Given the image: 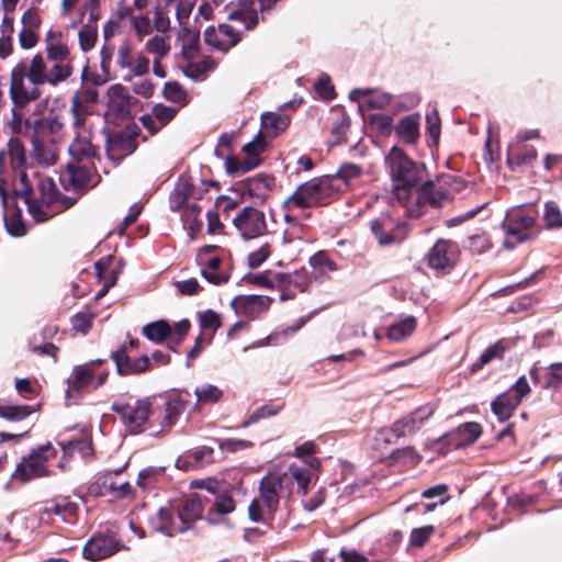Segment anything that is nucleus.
Wrapping results in <instances>:
<instances>
[{
  "instance_id": "obj_44",
  "label": "nucleus",
  "mask_w": 562,
  "mask_h": 562,
  "mask_svg": "<svg viewBox=\"0 0 562 562\" xmlns=\"http://www.w3.org/2000/svg\"><path fill=\"white\" fill-rule=\"evenodd\" d=\"M518 405L519 403L513 397V393L506 391L495 397L491 403V409L501 422H505L513 416Z\"/></svg>"
},
{
  "instance_id": "obj_14",
  "label": "nucleus",
  "mask_w": 562,
  "mask_h": 562,
  "mask_svg": "<svg viewBox=\"0 0 562 562\" xmlns=\"http://www.w3.org/2000/svg\"><path fill=\"white\" fill-rule=\"evenodd\" d=\"M222 250L217 245L201 247L195 257L196 265L201 268V276L213 285L226 284L231 279L228 271L221 270L222 259L215 252Z\"/></svg>"
},
{
  "instance_id": "obj_35",
  "label": "nucleus",
  "mask_w": 562,
  "mask_h": 562,
  "mask_svg": "<svg viewBox=\"0 0 562 562\" xmlns=\"http://www.w3.org/2000/svg\"><path fill=\"white\" fill-rule=\"evenodd\" d=\"M277 1L278 0H258L261 16L258 15L257 10L254 8L251 10L234 12L229 15V18L234 22L243 24L245 30H251L258 24L259 19H265V13L270 11Z\"/></svg>"
},
{
  "instance_id": "obj_30",
  "label": "nucleus",
  "mask_w": 562,
  "mask_h": 562,
  "mask_svg": "<svg viewBox=\"0 0 562 562\" xmlns=\"http://www.w3.org/2000/svg\"><path fill=\"white\" fill-rule=\"evenodd\" d=\"M532 381L542 389L554 391L562 390V362L551 363L546 368H532L530 370Z\"/></svg>"
},
{
  "instance_id": "obj_3",
  "label": "nucleus",
  "mask_w": 562,
  "mask_h": 562,
  "mask_svg": "<svg viewBox=\"0 0 562 562\" xmlns=\"http://www.w3.org/2000/svg\"><path fill=\"white\" fill-rule=\"evenodd\" d=\"M340 193L337 179L328 176L313 178L302 184L283 202L282 207L290 210L326 206Z\"/></svg>"
},
{
  "instance_id": "obj_45",
  "label": "nucleus",
  "mask_w": 562,
  "mask_h": 562,
  "mask_svg": "<svg viewBox=\"0 0 562 562\" xmlns=\"http://www.w3.org/2000/svg\"><path fill=\"white\" fill-rule=\"evenodd\" d=\"M172 327L168 321L158 319L143 326L142 334L154 344H162L171 336Z\"/></svg>"
},
{
  "instance_id": "obj_53",
  "label": "nucleus",
  "mask_w": 562,
  "mask_h": 562,
  "mask_svg": "<svg viewBox=\"0 0 562 562\" xmlns=\"http://www.w3.org/2000/svg\"><path fill=\"white\" fill-rule=\"evenodd\" d=\"M162 5L170 13L173 12L180 25H183L192 13L193 0H162Z\"/></svg>"
},
{
  "instance_id": "obj_13",
  "label": "nucleus",
  "mask_w": 562,
  "mask_h": 562,
  "mask_svg": "<svg viewBox=\"0 0 562 562\" xmlns=\"http://www.w3.org/2000/svg\"><path fill=\"white\" fill-rule=\"evenodd\" d=\"M370 231L378 244L383 247L400 244L408 235L407 224L386 213H382L370 222Z\"/></svg>"
},
{
  "instance_id": "obj_60",
  "label": "nucleus",
  "mask_w": 562,
  "mask_h": 562,
  "mask_svg": "<svg viewBox=\"0 0 562 562\" xmlns=\"http://www.w3.org/2000/svg\"><path fill=\"white\" fill-rule=\"evenodd\" d=\"M190 328H191V323L187 318L181 319L180 322L176 323L172 327L171 336H169L166 340L168 349L173 352H177L178 347L184 340Z\"/></svg>"
},
{
  "instance_id": "obj_20",
  "label": "nucleus",
  "mask_w": 562,
  "mask_h": 562,
  "mask_svg": "<svg viewBox=\"0 0 562 562\" xmlns=\"http://www.w3.org/2000/svg\"><path fill=\"white\" fill-rule=\"evenodd\" d=\"M233 223L244 239H252L267 232L265 213L251 206L244 207Z\"/></svg>"
},
{
  "instance_id": "obj_54",
  "label": "nucleus",
  "mask_w": 562,
  "mask_h": 562,
  "mask_svg": "<svg viewBox=\"0 0 562 562\" xmlns=\"http://www.w3.org/2000/svg\"><path fill=\"white\" fill-rule=\"evenodd\" d=\"M362 175V167L352 162L341 165L336 175H327L328 178L337 179L340 192L348 189V183Z\"/></svg>"
},
{
  "instance_id": "obj_11",
  "label": "nucleus",
  "mask_w": 562,
  "mask_h": 562,
  "mask_svg": "<svg viewBox=\"0 0 562 562\" xmlns=\"http://www.w3.org/2000/svg\"><path fill=\"white\" fill-rule=\"evenodd\" d=\"M22 110L23 108H12V127L16 133L29 132L32 128L34 138L44 139L49 144L58 142L63 123L57 117L23 120Z\"/></svg>"
},
{
  "instance_id": "obj_39",
  "label": "nucleus",
  "mask_w": 562,
  "mask_h": 562,
  "mask_svg": "<svg viewBox=\"0 0 562 562\" xmlns=\"http://www.w3.org/2000/svg\"><path fill=\"white\" fill-rule=\"evenodd\" d=\"M187 61V65L182 66V72L193 80H203L217 67L216 60L210 56H203L199 60L191 59Z\"/></svg>"
},
{
  "instance_id": "obj_28",
  "label": "nucleus",
  "mask_w": 562,
  "mask_h": 562,
  "mask_svg": "<svg viewBox=\"0 0 562 562\" xmlns=\"http://www.w3.org/2000/svg\"><path fill=\"white\" fill-rule=\"evenodd\" d=\"M25 164L26 153L23 143L18 137H11L7 149L0 150V171H4L7 168L21 169Z\"/></svg>"
},
{
  "instance_id": "obj_18",
  "label": "nucleus",
  "mask_w": 562,
  "mask_h": 562,
  "mask_svg": "<svg viewBox=\"0 0 562 562\" xmlns=\"http://www.w3.org/2000/svg\"><path fill=\"white\" fill-rule=\"evenodd\" d=\"M203 38L212 49L225 54L241 41V31L235 25L222 23L216 27H206Z\"/></svg>"
},
{
  "instance_id": "obj_64",
  "label": "nucleus",
  "mask_w": 562,
  "mask_h": 562,
  "mask_svg": "<svg viewBox=\"0 0 562 562\" xmlns=\"http://www.w3.org/2000/svg\"><path fill=\"white\" fill-rule=\"evenodd\" d=\"M543 220L549 228L562 226V209L554 201H549L544 205Z\"/></svg>"
},
{
  "instance_id": "obj_32",
  "label": "nucleus",
  "mask_w": 562,
  "mask_h": 562,
  "mask_svg": "<svg viewBox=\"0 0 562 562\" xmlns=\"http://www.w3.org/2000/svg\"><path fill=\"white\" fill-rule=\"evenodd\" d=\"M176 42L180 45V55L186 60L194 59L200 50V32L181 25Z\"/></svg>"
},
{
  "instance_id": "obj_22",
  "label": "nucleus",
  "mask_w": 562,
  "mask_h": 562,
  "mask_svg": "<svg viewBox=\"0 0 562 562\" xmlns=\"http://www.w3.org/2000/svg\"><path fill=\"white\" fill-rule=\"evenodd\" d=\"M432 409L427 406H420L407 415L396 419L392 423L394 431L398 438L414 436L425 424V422L432 415Z\"/></svg>"
},
{
  "instance_id": "obj_38",
  "label": "nucleus",
  "mask_w": 562,
  "mask_h": 562,
  "mask_svg": "<svg viewBox=\"0 0 562 562\" xmlns=\"http://www.w3.org/2000/svg\"><path fill=\"white\" fill-rule=\"evenodd\" d=\"M286 481L288 488L293 493L294 484L297 485V492L305 495L308 491L312 473L308 469L291 464L285 472L281 473Z\"/></svg>"
},
{
  "instance_id": "obj_33",
  "label": "nucleus",
  "mask_w": 562,
  "mask_h": 562,
  "mask_svg": "<svg viewBox=\"0 0 562 562\" xmlns=\"http://www.w3.org/2000/svg\"><path fill=\"white\" fill-rule=\"evenodd\" d=\"M70 160L68 162H82L83 160H90L97 158L101 159L99 155V148L92 145L91 140L87 136L77 135L71 142L68 148Z\"/></svg>"
},
{
  "instance_id": "obj_23",
  "label": "nucleus",
  "mask_w": 562,
  "mask_h": 562,
  "mask_svg": "<svg viewBox=\"0 0 562 562\" xmlns=\"http://www.w3.org/2000/svg\"><path fill=\"white\" fill-rule=\"evenodd\" d=\"M79 506L69 497H57L47 502L41 512L42 518L58 517L66 524H75L78 518Z\"/></svg>"
},
{
  "instance_id": "obj_37",
  "label": "nucleus",
  "mask_w": 562,
  "mask_h": 562,
  "mask_svg": "<svg viewBox=\"0 0 562 562\" xmlns=\"http://www.w3.org/2000/svg\"><path fill=\"white\" fill-rule=\"evenodd\" d=\"M512 344L508 339H498L495 344L488 346L480 356V358L472 363L471 372L475 373L480 371L484 366L492 362L493 360H502L505 352L508 351Z\"/></svg>"
},
{
  "instance_id": "obj_61",
  "label": "nucleus",
  "mask_w": 562,
  "mask_h": 562,
  "mask_svg": "<svg viewBox=\"0 0 562 562\" xmlns=\"http://www.w3.org/2000/svg\"><path fill=\"white\" fill-rule=\"evenodd\" d=\"M283 408V404L274 405V404H265L258 407L254 413L249 415V417L243 423V427H248L251 424H256L260 419L269 418L279 414Z\"/></svg>"
},
{
  "instance_id": "obj_17",
  "label": "nucleus",
  "mask_w": 562,
  "mask_h": 562,
  "mask_svg": "<svg viewBox=\"0 0 562 562\" xmlns=\"http://www.w3.org/2000/svg\"><path fill=\"white\" fill-rule=\"evenodd\" d=\"M115 65L125 74L123 79L132 80L133 77L144 76L149 70V59L143 54H134L128 42H123L115 53Z\"/></svg>"
},
{
  "instance_id": "obj_63",
  "label": "nucleus",
  "mask_w": 562,
  "mask_h": 562,
  "mask_svg": "<svg viewBox=\"0 0 562 562\" xmlns=\"http://www.w3.org/2000/svg\"><path fill=\"white\" fill-rule=\"evenodd\" d=\"M267 148V142L262 132H258V134L254 137V139L247 144H245L241 148L243 153L246 155L247 159L251 158H261V154L265 153Z\"/></svg>"
},
{
  "instance_id": "obj_49",
  "label": "nucleus",
  "mask_w": 562,
  "mask_h": 562,
  "mask_svg": "<svg viewBox=\"0 0 562 562\" xmlns=\"http://www.w3.org/2000/svg\"><path fill=\"white\" fill-rule=\"evenodd\" d=\"M262 164V158L239 159L231 155L225 160L226 172L233 177L241 176Z\"/></svg>"
},
{
  "instance_id": "obj_25",
  "label": "nucleus",
  "mask_w": 562,
  "mask_h": 562,
  "mask_svg": "<svg viewBox=\"0 0 562 562\" xmlns=\"http://www.w3.org/2000/svg\"><path fill=\"white\" fill-rule=\"evenodd\" d=\"M43 83L33 82L29 79H13L10 82V94L14 105H25L26 103L37 100Z\"/></svg>"
},
{
  "instance_id": "obj_15",
  "label": "nucleus",
  "mask_w": 562,
  "mask_h": 562,
  "mask_svg": "<svg viewBox=\"0 0 562 562\" xmlns=\"http://www.w3.org/2000/svg\"><path fill=\"white\" fill-rule=\"evenodd\" d=\"M124 544L113 531H99L93 533L82 549L86 560L97 562L114 555Z\"/></svg>"
},
{
  "instance_id": "obj_4",
  "label": "nucleus",
  "mask_w": 562,
  "mask_h": 562,
  "mask_svg": "<svg viewBox=\"0 0 562 562\" xmlns=\"http://www.w3.org/2000/svg\"><path fill=\"white\" fill-rule=\"evenodd\" d=\"M538 211L535 205H520L507 212L503 222L506 237L504 247L514 249L517 244L532 240L537 237Z\"/></svg>"
},
{
  "instance_id": "obj_1",
  "label": "nucleus",
  "mask_w": 562,
  "mask_h": 562,
  "mask_svg": "<svg viewBox=\"0 0 562 562\" xmlns=\"http://www.w3.org/2000/svg\"><path fill=\"white\" fill-rule=\"evenodd\" d=\"M209 504L211 499L207 496L190 494L175 507H160L151 520L153 528L168 537L189 531L194 528L198 520L202 519Z\"/></svg>"
},
{
  "instance_id": "obj_57",
  "label": "nucleus",
  "mask_w": 562,
  "mask_h": 562,
  "mask_svg": "<svg viewBox=\"0 0 562 562\" xmlns=\"http://www.w3.org/2000/svg\"><path fill=\"white\" fill-rule=\"evenodd\" d=\"M33 150L36 160L41 165L49 166L56 162V150L53 146H47V142L32 137Z\"/></svg>"
},
{
  "instance_id": "obj_19",
  "label": "nucleus",
  "mask_w": 562,
  "mask_h": 562,
  "mask_svg": "<svg viewBox=\"0 0 562 562\" xmlns=\"http://www.w3.org/2000/svg\"><path fill=\"white\" fill-rule=\"evenodd\" d=\"M417 199V210H411L409 212L414 216H420L425 213L424 209L427 206L432 209H440L443 204L449 200L450 194L449 190L432 181L428 180L422 183L416 190Z\"/></svg>"
},
{
  "instance_id": "obj_58",
  "label": "nucleus",
  "mask_w": 562,
  "mask_h": 562,
  "mask_svg": "<svg viewBox=\"0 0 562 562\" xmlns=\"http://www.w3.org/2000/svg\"><path fill=\"white\" fill-rule=\"evenodd\" d=\"M4 225L11 236L20 237L26 234V226L22 217V212L19 209L4 214Z\"/></svg>"
},
{
  "instance_id": "obj_31",
  "label": "nucleus",
  "mask_w": 562,
  "mask_h": 562,
  "mask_svg": "<svg viewBox=\"0 0 562 562\" xmlns=\"http://www.w3.org/2000/svg\"><path fill=\"white\" fill-rule=\"evenodd\" d=\"M420 115L418 113L402 117L394 126L393 131L396 137L406 145H416L420 137L419 133Z\"/></svg>"
},
{
  "instance_id": "obj_52",
  "label": "nucleus",
  "mask_w": 562,
  "mask_h": 562,
  "mask_svg": "<svg viewBox=\"0 0 562 562\" xmlns=\"http://www.w3.org/2000/svg\"><path fill=\"white\" fill-rule=\"evenodd\" d=\"M131 108H106L103 113V119L105 122V126L110 128V126L121 127L128 123H135L132 120V114L130 111Z\"/></svg>"
},
{
  "instance_id": "obj_46",
  "label": "nucleus",
  "mask_w": 562,
  "mask_h": 562,
  "mask_svg": "<svg viewBox=\"0 0 562 562\" xmlns=\"http://www.w3.org/2000/svg\"><path fill=\"white\" fill-rule=\"evenodd\" d=\"M482 435V426L481 424L476 422H468L462 425H460L457 430L449 436L442 437V439L447 437H458L459 440L456 441L454 446H468L472 445L474 441H476L480 436Z\"/></svg>"
},
{
  "instance_id": "obj_24",
  "label": "nucleus",
  "mask_w": 562,
  "mask_h": 562,
  "mask_svg": "<svg viewBox=\"0 0 562 562\" xmlns=\"http://www.w3.org/2000/svg\"><path fill=\"white\" fill-rule=\"evenodd\" d=\"M276 186V178L267 173H258L255 177H249L238 183V190L241 194H248L250 198L263 202L268 194Z\"/></svg>"
},
{
  "instance_id": "obj_59",
  "label": "nucleus",
  "mask_w": 562,
  "mask_h": 562,
  "mask_svg": "<svg viewBox=\"0 0 562 562\" xmlns=\"http://www.w3.org/2000/svg\"><path fill=\"white\" fill-rule=\"evenodd\" d=\"M37 187L41 194V200L45 205H52L58 201L60 192L52 178H40Z\"/></svg>"
},
{
  "instance_id": "obj_62",
  "label": "nucleus",
  "mask_w": 562,
  "mask_h": 562,
  "mask_svg": "<svg viewBox=\"0 0 562 562\" xmlns=\"http://www.w3.org/2000/svg\"><path fill=\"white\" fill-rule=\"evenodd\" d=\"M248 517L254 522H262L269 524L274 516L268 515V509H266L260 497L254 498L248 506Z\"/></svg>"
},
{
  "instance_id": "obj_41",
  "label": "nucleus",
  "mask_w": 562,
  "mask_h": 562,
  "mask_svg": "<svg viewBox=\"0 0 562 562\" xmlns=\"http://www.w3.org/2000/svg\"><path fill=\"white\" fill-rule=\"evenodd\" d=\"M38 409L40 405H15L5 400H0V418L11 423L21 422Z\"/></svg>"
},
{
  "instance_id": "obj_10",
  "label": "nucleus",
  "mask_w": 562,
  "mask_h": 562,
  "mask_svg": "<svg viewBox=\"0 0 562 562\" xmlns=\"http://www.w3.org/2000/svg\"><path fill=\"white\" fill-rule=\"evenodd\" d=\"M57 450L50 442H46L29 453L27 457L16 465L13 477L26 483L36 477L49 475L47 462L54 459Z\"/></svg>"
},
{
  "instance_id": "obj_6",
  "label": "nucleus",
  "mask_w": 562,
  "mask_h": 562,
  "mask_svg": "<svg viewBox=\"0 0 562 562\" xmlns=\"http://www.w3.org/2000/svg\"><path fill=\"white\" fill-rule=\"evenodd\" d=\"M190 393L187 391L172 390L158 396H151L153 416L155 427L160 431L170 429L179 419L188 406Z\"/></svg>"
},
{
  "instance_id": "obj_12",
  "label": "nucleus",
  "mask_w": 562,
  "mask_h": 562,
  "mask_svg": "<svg viewBox=\"0 0 562 562\" xmlns=\"http://www.w3.org/2000/svg\"><path fill=\"white\" fill-rule=\"evenodd\" d=\"M101 177L97 173L95 166L80 165L79 162H67L65 171L60 177L63 187L66 190H74L82 195L97 186Z\"/></svg>"
},
{
  "instance_id": "obj_55",
  "label": "nucleus",
  "mask_w": 562,
  "mask_h": 562,
  "mask_svg": "<svg viewBox=\"0 0 562 562\" xmlns=\"http://www.w3.org/2000/svg\"><path fill=\"white\" fill-rule=\"evenodd\" d=\"M171 49L170 38L166 35H155L146 41L145 50L154 58H165Z\"/></svg>"
},
{
  "instance_id": "obj_48",
  "label": "nucleus",
  "mask_w": 562,
  "mask_h": 562,
  "mask_svg": "<svg viewBox=\"0 0 562 562\" xmlns=\"http://www.w3.org/2000/svg\"><path fill=\"white\" fill-rule=\"evenodd\" d=\"M194 395L196 397V407L206 405H214L223 400L224 392L220 387L213 384H202L194 389Z\"/></svg>"
},
{
  "instance_id": "obj_16",
  "label": "nucleus",
  "mask_w": 562,
  "mask_h": 562,
  "mask_svg": "<svg viewBox=\"0 0 562 562\" xmlns=\"http://www.w3.org/2000/svg\"><path fill=\"white\" fill-rule=\"evenodd\" d=\"M286 483L282 474L276 472L268 473L260 480L259 497L268 509L269 516L276 515L280 499L292 496Z\"/></svg>"
},
{
  "instance_id": "obj_47",
  "label": "nucleus",
  "mask_w": 562,
  "mask_h": 562,
  "mask_svg": "<svg viewBox=\"0 0 562 562\" xmlns=\"http://www.w3.org/2000/svg\"><path fill=\"white\" fill-rule=\"evenodd\" d=\"M201 206L196 203L187 205L181 213V220L186 229L189 231L190 238L193 239L202 229L203 222L199 217Z\"/></svg>"
},
{
  "instance_id": "obj_43",
  "label": "nucleus",
  "mask_w": 562,
  "mask_h": 562,
  "mask_svg": "<svg viewBox=\"0 0 562 562\" xmlns=\"http://www.w3.org/2000/svg\"><path fill=\"white\" fill-rule=\"evenodd\" d=\"M364 108H359L361 112L362 119L364 123H367L370 128L376 131L380 135L390 136L393 132V117L391 115L384 113H375V112H367L363 111Z\"/></svg>"
},
{
  "instance_id": "obj_8",
  "label": "nucleus",
  "mask_w": 562,
  "mask_h": 562,
  "mask_svg": "<svg viewBox=\"0 0 562 562\" xmlns=\"http://www.w3.org/2000/svg\"><path fill=\"white\" fill-rule=\"evenodd\" d=\"M102 363L103 360L97 359L83 364L75 366L67 379L68 389L65 393L66 398L70 400L75 396H80L85 391L97 390L102 386L109 376L108 371H98V368Z\"/></svg>"
},
{
  "instance_id": "obj_51",
  "label": "nucleus",
  "mask_w": 562,
  "mask_h": 562,
  "mask_svg": "<svg viewBox=\"0 0 562 562\" xmlns=\"http://www.w3.org/2000/svg\"><path fill=\"white\" fill-rule=\"evenodd\" d=\"M416 318L407 316L404 319L392 324L387 328V338L392 341H401L409 337L416 329Z\"/></svg>"
},
{
  "instance_id": "obj_36",
  "label": "nucleus",
  "mask_w": 562,
  "mask_h": 562,
  "mask_svg": "<svg viewBox=\"0 0 562 562\" xmlns=\"http://www.w3.org/2000/svg\"><path fill=\"white\" fill-rule=\"evenodd\" d=\"M178 108H153L151 114H144L140 121L150 135L156 134L177 114Z\"/></svg>"
},
{
  "instance_id": "obj_9",
  "label": "nucleus",
  "mask_w": 562,
  "mask_h": 562,
  "mask_svg": "<svg viewBox=\"0 0 562 562\" xmlns=\"http://www.w3.org/2000/svg\"><path fill=\"white\" fill-rule=\"evenodd\" d=\"M461 259V249L457 241L439 238L426 254L424 261L435 277L450 274Z\"/></svg>"
},
{
  "instance_id": "obj_56",
  "label": "nucleus",
  "mask_w": 562,
  "mask_h": 562,
  "mask_svg": "<svg viewBox=\"0 0 562 562\" xmlns=\"http://www.w3.org/2000/svg\"><path fill=\"white\" fill-rule=\"evenodd\" d=\"M537 158V150L530 145H519L508 154V164L531 165Z\"/></svg>"
},
{
  "instance_id": "obj_2",
  "label": "nucleus",
  "mask_w": 562,
  "mask_h": 562,
  "mask_svg": "<svg viewBox=\"0 0 562 562\" xmlns=\"http://www.w3.org/2000/svg\"><path fill=\"white\" fill-rule=\"evenodd\" d=\"M384 162L394 183L395 199L402 204L406 203L411 198L412 190L418 187L424 178L425 165L413 160L404 149L396 145L386 154Z\"/></svg>"
},
{
  "instance_id": "obj_29",
  "label": "nucleus",
  "mask_w": 562,
  "mask_h": 562,
  "mask_svg": "<svg viewBox=\"0 0 562 562\" xmlns=\"http://www.w3.org/2000/svg\"><path fill=\"white\" fill-rule=\"evenodd\" d=\"M270 299L261 295H239L231 305L234 310L251 319L257 318L269 308Z\"/></svg>"
},
{
  "instance_id": "obj_27",
  "label": "nucleus",
  "mask_w": 562,
  "mask_h": 562,
  "mask_svg": "<svg viewBox=\"0 0 562 562\" xmlns=\"http://www.w3.org/2000/svg\"><path fill=\"white\" fill-rule=\"evenodd\" d=\"M214 462V449L212 447H200L192 451H187L180 456L176 465L183 471L200 470Z\"/></svg>"
},
{
  "instance_id": "obj_34",
  "label": "nucleus",
  "mask_w": 562,
  "mask_h": 562,
  "mask_svg": "<svg viewBox=\"0 0 562 562\" xmlns=\"http://www.w3.org/2000/svg\"><path fill=\"white\" fill-rule=\"evenodd\" d=\"M330 135L333 137L331 146L345 143L348 131L350 130V117L342 111V108H330Z\"/></svg>"
},
{
  "instance_id": "obj_50",
  "label": "nucleus",
  "mask_w": 562,
  "mask_h": 562,
  "mask_svg": "<svg viewBox=\"0 0 562 562\" xmlns=\"http://www.w3.org/2000/svg\"><path fill=\"white\" fill-rule=\"evenodd\" d=\"M74 71L71 61H54L53 67L47 70L45 65V77L44 83L56 87L58 83L67 80Z\"/></svg>"
},
{
  "instance_id": "obj_21",
  "label": "nucleus",
  "mask_w": 562,
  "mask_h": 562,
  "mask_svg": "<svg viewBox=\"0 0 562 562\" xmlns=\"http://www.w3.org/2000/svg\"><path fill=\"white\" fill-rule=\"evenodd\" d=\"M112 360L116 366V372L119 375H138L153 370V363L148 356L143 355L136 359H133L127 353V347L122 346L111 355Z\"/></svg>"
},
{
  "instance_id": "obj_42",
  "label": "nucleus",
  "mask_w": 562,
  "mask_h": 562,
  "mask_svg": "<svg viewBox=\"0 0 562 562\" xmlns=\"http://www.w3.org/2000/svg\"><path fill=\"white\" fill-rule=\"evenodd\" d=\"M290 116L278 112H265L261 114V128L269 136L276 137L290 125Z\"/></svg>"
},
{
  "instance_id": "obj_5",
  "label": "nucleus",
  "mask_w": 562,
  "mask_h": 562,
  "mask_svg": "<svg viewBox=\"0 0 562 562\" xmlns=\"http://www.w3.org/2000/svg\"><path fill=\"white\" fill-rule=\"evenodd\" d=\"M151 397H143L134 403L125 401L113 402L111 409L115 413L125 429L132 435H138L145 431L146 426L154 428V416Z\"/></svg>"
},
{
  "instance_id": "obj_40",
  "label": "nucleus",
  "mask_w": 562,
  "mask_h": 562,
  "mask_svg": "<svg viewBox=\"0 0 562 562\" xmlns=\"http://www.w3.org/2000/svg\"><path fill=\"white\" fill-rule=\"evenodd\" d=\"M236 508V502L234 501L229 491L220 492L215 495L214 499L206 507L207 520L213 521V516H224L233 513Z\"/></svg>"
},
{
  "instance_id": "obj_7",
  "label": "nucleus",
  "mask_w": 562,
  "mask_h": 562,
  "mask_svg": "<svg viewBox=\"0 0 562 562\" xmlns=\"http://www.w3.org/2000/svg\"><path fill=\"white\" fill-rule=\"evenodd\" d=\"M105 135L106 157L115 165L132 155L138 147L137 138L140 128L136 123H128L123 128L111 130L103 127Z\"/></svg>"
},
{
  "instance_id": "obj_26",
  "label": "nucleus",
  "mask_w": 562,
  "mask_h": 562,
  "mask_svg": "<svg viewBox=\"0 0 562 562\" xmlns=\"http://www.w3.org/2000/svg\"><path fill=\"white\" fill-rule=\"evenodd\" d=\"M45 75V60L41 54H36L32 59L26 61H19L11 70V78L13 79H29L33 82L44 85Z\"/></svg>"
}]
</instances>
